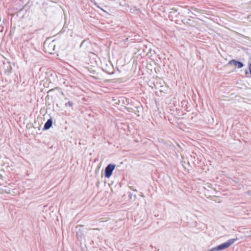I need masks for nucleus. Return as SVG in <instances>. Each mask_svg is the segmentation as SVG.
<instances>
[{
    "label": "nucleus",
    "mask_w": 251,
    "mask_h": 251,
    "mask_svg": "<svg viewBox=\"0 0 251 251\" xmlns=\"http://www.w3.org/2000/svg\"><path fill=\"white\" fill-rule=\"evenodd\" d=\"M237 240V238L230 239L228 240L226 242L222 243L216 247L212 248V249L207 251H218L227 249L231 245H232Z\"/></svg>",
    "instance_id": "nucleus-1"
},
{
    "label": "nucleus",
    "mask_w": 251,
    "mask_h": 251,
    "mask_svg": "<svg viewBox=\"0 0 251 251\" xmlns=\"http://www.w3.org/2000/svg\"><path fill=\"white\" fill-rule=\"evenodd\" d=\"M116 165L114 164H109L105 168L104 176L109 178L112 175L113 172L115 168Z\"/></svg>",
    "instance_id": "nucleus-2"
},
{
    "label": "nucleus",
    "mask_w": 251,
    "mask_h": 251,
    "mask_svg": "<svg viewBox=\"0 0 251 251\" xmlns=\"http://www.w3.org/2000/svg\"><path fill=\"white\" fill-rule=\"evenodd\" d=\"M228 65H234L238 69L242 68L244 66V64L243 62L235 59H232L230 60L228 63Z\"/></svg>",
    "instance_id": "nucleus-3"
},
{
    "label": "nucleus",
    "mask_w": 251,
    "mask_h": 251,
    "mask_svg": "<svg viewBox=\"0 0 251 251\" xmlns=\"http://www.w3.org/2000/svg\"><path fill=\"white\" fill-rule=\"evenodd\" d=\"M52 125V120L51 118H50L49 119L47 120V121L45 123L44 127L43 130H46L50 128V127Z\"/></svg>",
    "instance_id": "nucleus-4"
},
{
    "label": "nucleus",
    "mask_w": 251,
    "mask_h": 251,
    "mask_svg": "<svg viewBox=\"0 0 251 251\" xmlns=\"http://www.w3.org/2000/svg\"><path fill=\"white\" fill-rule=\"evenodd\" d=\"M94 4L98 8H99L101 10L104 11H105V10L103 8V7H100V6L99 5H97V3L95 2V1H94Z\"/></svg>",
    "instance_id": "nucleus-5"
},
{
    "label": "nucleus",
    "mask_w": 251,
    "mask_h": 251,
    "mask_svg": "<svg viewBox=\"0 0 251 251\" xmlns=\"http://www.w3.org/2000/svg\"><path fill=\"white\" fill-rule=\"evenodd\" d=\"M65 105H68L70 107H71L73 105V103L72 101H69L67 103H66L65 104Z\"/></svg>",
    "instance_id": "nucleus-6"
},
{
    "label": "nucleus",
    "mask_w": 251,
    "mask_h": 251,
    "mask_svg": "<svg viewBox=\"0 0 251 251\" xmlns=\"http://www.w3.org/2000/svg\"><path fill=\"white\" fill-rule=\"evenodd\" d=\"M50 47L52 48H53V49L54 50V47H55V45H54V44H53V43H50Z\"/></svg>",
    "instance_id": "nucleus-7"
},
{
    "label": "nucleus",
    "mask_w": 251,
    "mask_h": 251,
    "mask_svg": "<svg viewBox=\"0 0 251 251\" xmlns=\"http://www.w3.org/2000/svg\"><path fill=\"white\" fill-rule=\"evenodd\" d=\"M248 73V71H245V74H247Z\"/></svg>",
    "instance_id": "nucleus-8"
},
{
    "label": "nucleus",
    "mask_w": 251,
    "mask_h": 251,
    "mask_svg": "<svg viewBox=\"0 0 251 251\" xmlns=\"http://www.w3.org/2000/svg\"><path fill=\"white\" fill-rule=\"evenodd\" d=\"M129 196H130V198H131L132 195H131L130 193H129Z\"/></svg>",
    "instance_id": "nucleus-9"
}]
</instances>
